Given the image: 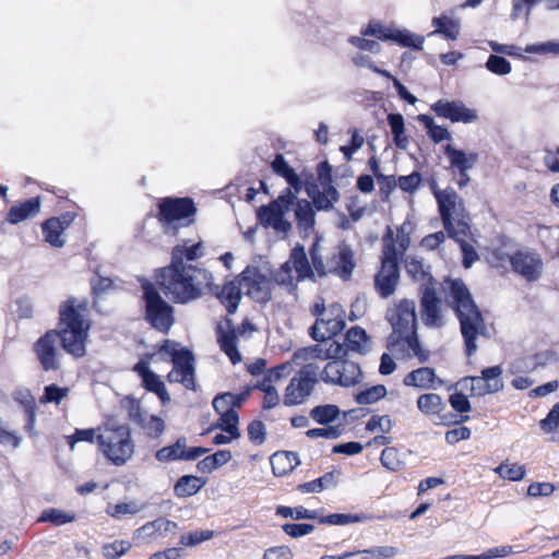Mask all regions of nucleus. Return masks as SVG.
<instances>
[{
    "instance_id": "obj_64",
    "label": "nucleus",
    "mask_w": 559,
    "mask_h": 559,
    "mask_svg": "<svg viewBox=\"0 0 559 559\" xmlns=\"http://www.w3.org/2000/svg\"><path fill=\"white\" fill-rule=\"evenodd\" d=\"M420 182L421 175L418 171H414L411 175L399 177L396 185L402 191L414 193L417 191Z\"/></svg>"
},
{
    "instance_id": "obj_14",
    "label": "nucleus",
    "mask_w": 559,
    "mask_h": 559,
    "mask_svg": "<svg viewBox=\"0 0 559 559\" xmlns=\"http://www.w3.org/2000/svg\"><path fill=\"white\" fill-rule=\"evenodd\" d=\"M345 311L340 305H331L326 313L321 318H317L316 323L311 326V336L323 342L344 330L346 326Z\"/></svg>"
},
{
    "instance_id": "obj_3",
    "label": "nucleus",
    "mask_w": 559,
    "mask_h": 559,
    "mask_svg": "<svg viewBox=\"0 0 559 559\" xmlns=\"http://www.w3.org/2000/svg\"><path fill=\"white\" fill-rule=\"evenodd\" d=\"M447 301L460 321L466 355L471 357L478 348L477 337L486 335L487 328L484 318L462 280L448 282Z\"/></svg>"
},
{
    "instance_id": "obj_63",
    "label": "nucleus",
    "mask_w": 559,
    "mask_h": 559,
    "mask_svg": "<svg viewBox=\"0 0 559 559\" xmlns=\"http://www.w3.org/2000/svg\"><path fill=\"white\" fill-rule=\"evenodd\" d=\"M466 237L467 236H459V238L457 237H451V238L460 243V247H461V250L463 253V265L466 269H468L478 259V254H477L475 248L473 247V245H471L466 241V239H465Z\"/></svg>"
},
{
    "instance_id": "obj_6",
    "label": "nucleus",
    "mask_w": 559,
    "mask_h": 559,
    "mask_svg": "<svg viewBox=\"0 0 559 559\" xmlns=\"http://www.w3.org/2000/svg\"><path fill=\"white\" fill-rule=\"evenodd\" d=\"M98 448L111 464H127L132 459L135 448L130 428L126 425L105 427L98 435Z\"/></svg>"
},
{
    "instance_id": "obj_22",
    "label": "nucleus",
    "mask_w": 559,
    "mask_h": 559,
    "mask_svg": "<svg viewBox=\"0 0 559 559\" xmlns=\"http://www.w3.org/2000/svg\"><path fill=\"white\" fill-rule=\"evenodd\" d=\"M431 110L438 117L449 119L452 122L471 123L478 119L477 111L467 108L461 100L439 99L431 106Z\"/></svg>"
},
{
    "instance_id": "obj_52",
    "label": "nucleus",
    "mask_w": 559,
    "mask_h": 559,
    "mask_svg": "<svg viewBox=\"0 0 559 559\" xmlns=\"http://www.w3.org/2000/svg\"><path fill=\"white\" fill-rule=\"evenodd\" d=\"M276 514L282 518H290L293 520H310L317 519L318 512L316 510H308L301 506L290 508L285 506H280L276 509Z\"/></svg>"
},
{
    "instance_id": "obj_49",
    "label": "nucleus",
    "mask_w": 559,
    "mask_h": 559,
    "mask_svg": "<svg viewBox=\"0 0 559 559\" xmlns=\"http://www.w3.org/2000/svg\"><path fill=\"white\" fill-rule=\"evenodd\" d=\"M142 382L144 388L151 392H154L160 399L163 404H166L170 401V396L166 390L165 383L155 372L146 376Z\"/></svg>"
},
{
    "instance_id": "obj_25",
    "label": "nucleus",
    "mask_w": 559,
    "mask_h": 559,
    "mask_svg": "<svg viewBox=\"0 0 559 559\" xmlns=\"http://www.w3.org/2000/svg\"><path fill=\"white\" fill-rule=\"evenodd\" d=\"M443 153L449 160L450 173L469 171L479 160L478 153L457 148L452 143L444 145Z\"/></svg>"
},
{
    "instance_id": "obj_9",
    "label": "nucleus",
    "mask_w": 559,
    "mask_h": 559,
    "mask_svg": "<svg viewBox=\"0 0 559 559\" xmlns=\"http://www.w3.org/2000/svg\"><path fill=\"white\" fill-rule=\"evenodd\" d=\"M146 319L160 332H168L174 324L173 308L160 297L155 286L148 282L142 285Z\"/></svg>"
},
{
    "instance_id": "obj_11",
    "label": "nucleus",
    "mask_w": 559,
    "mask_h": 559,
    "mask_svg": "<svg viewBox=\"0 0 559 559\" xmlns=\"http://www.w3.org/2000/svg\"><path fill=\"white\" fill-rule=\"evenodd\" d=\"M331 166L328 162L318 165V183L306 182V192L318 210H329L338 198L336 189L331 185Z\"/></svg>"
},
{
    "instance_id": "obj_7",
    "label": "nucleus",
    "mask_w": 559,
    "mask_h": 559,
    "mask_svg": "<svg viewBox=\"0 0 559 559\" xmlns=\"http://www.w3.org/2000/svg\"><path fill=\"white\" fill-rule=\"evenodd\" d=\"M311 275L312 270L305 248L297 246L292 250L289 260L273 273L272 280L275 284L292 293L296 289L298 282Z\"/></svg>"
},
{
    "instance_id": "obj_29",
    "label": "nucleus",
    "mask_w": 559,
    "mask_h": 559,
    "mask_svg": "<svg viewBox=\"0 0 559 559\" xmlns=\"http://www.w3.org/2000/svg\"><path fill=\"white\" fill-rule=\"evenodd\" d=\"M129 415L131 420L138 424L151 437L159 436L165 429V423L162 418L142 412L139 406L132 407Z\"/></svg>"
},
{
    "instance_id": "obj_55",
    "label": "nucleus",
    "mask_w": 559,
    "mask_h": 559,
    "mask_svg": "<svg viewBox=\"0 0 559 559\" xmlns=\"http://www.w3.org/2000/svg\"><path fill=\"white\" fill-rule=\"evenodd\" d=\"M131 548L128 540H115L102 547V555L105 559H118Z\"/></svg>"
},
{
    "instance_id": "obj_13",
    "label": "nucleus",
    "mask_w": 559,
    "mask_h": 559,
    "mask_svg": "<svg viewBox=\"0 0 559 559\" xmlns=\"http://www.w3.org/2000/svg\"><path fill=\"white\" fill-rule=\"evenodd\" d=\"M320 245L314 242L310 255L312 260L313 267L319 273V275H325L326 273H336L342 276L344 280H347L349 276V249L346 243H343L338 247L337 253L333 254L331 259L328 260L326 263L323 262L322 257L319 253Z\"/></svg>"
},
{
    "instance_id": "obj_44",
    "label": "nucleus",
    "mask_w": 559,
    "mask_h": 559,
    "mask_svg": "<svg viewBox=\"0 0 559 559\" xmlns=\"http://www.w3.org/2000/svg\"><path fill=\"white\" fill-rule=\"evenodd\" d=\"M399 552L400 550L393 546H378L364 551H352V557H358V559H391Z\"/></svg>"
},
{
    "instance_id": "obj_51",
    "label": "nucleus",
    "mask_w": 559,
    "mask_h": 559,
    "mask_svg": "<svg viewBox=\"0 0 559 559\" xmlns=\"http://www.w3.org/2000/svg\"><path fill=\"white\" fill-rule=\"evenodd\" d=\"M390 40H393L403 47H411L414 49H421L424 44L423 37L412 34L408 31H400L395 28L392 31V37H390Z\"/></svg>"
},
{
    "instance_id": "obj_16",
    "label": "nucleus",
    "mask_w": 559,
    "mask_h": 559,
    "mask_svg": "<svg viewBox=\"0 0 559 559\" xmlns=\"http://www.w3.org/2000/svg\"><path fill=\"white\" fill-rule=\"evenodd\" d=\"M393 249H388L386 255H382L381 270L374 278V286L382 298L394 294L400 281L399 260L394 258Z\"/></svg>"
},
{
    "instance_id": "obj_4",
    "label": "nucleus",
    "mask_w": 559,
    "mask_h": 559,
    "mask_svg": "<svg viewBox=\"0 0 559 559\" xmlns=\"http://www.w3.org/2000/svg\"><path fill=\"white\" fill-rule=\"evenodd\" d=\"M431 190L448 236L457 238L468 236L471 226L464 200L451 187L439 189L437 185H432Z\"/></svg>"
},
{
    "instance_id": "obj_5",
    "label": "nucleus",
    "mask_w": 559,
    "mask_h": 559,
    "mask_svg": "<svg viewBox=\"0 0 559 559\" xmlns=\"http://www.w3.org/2000/svg\"><path fill=\"white\" fill-rule=\"evenodd\" d=\"M157 355L160 360L173 362V370L167 374L168 382L181 383L188 390L195 389V365L191 350L175 341L166 340Z\"/></svg>"
},
{
    "instance_id": "obj_41",
    "label": "nucleus",
    "mask_w": 559,
    "mask_h": 559,
    "mask_svg": "<svg viewBox=\"0 0 559 559\" xmlns=\"http://www.w3.org/2000/svg\"><path fill=\"white\" fill-rule=\"evenodd\" d=\"M63 230L64 226L58 218L47 219L43 224L45 240L53 247H62L64 245V240L62 239Z\"/></svg>"
},
{
    "instance_id": "obj_27",
    "label": "nucleus",
    "mask_w": 559,
    "mask_h": 559,
    "mask_svg": "<svg viewBox=\"0 0 559 559\" xmlns=\"http://www.w3.org/2000/svg\"><path fill=\"white\" fill-rule=\"evenodd\" d=\"M216 336L221 349L228 356L230 361L234 365L239 362L241 355L237 349V335L230 319H225L217 324Z\"/></svg>"
},
{
    "instance_id": "obj_18",
    "label": "nucleus",
    "mask_w": 559,
    "mask_h": 559,
    "mask_svg": "<svg viewBox=\"0 0 559 559\" xmlns=\"http://www.w3.org/2000/svg\"><path fill=\"white\" fill-rule=\"evenodd\" d=\"M392 333L416 334V305L413 300L404 299L389 313Z\"/></svg>"
},
{
    "instance_id": "obj_8",
    "label": "nucleus",
    "mask_w": 559,
    "mask_h": 559,
    "mask_svg": "<svg viewBox=\"0 0 559 559\" xmlns=\"http://www.w3.org/2000/svg\"><path fill=\"white\" fill-rule=\"evenodd\" d=\"M297 192L287 188L282 194L266 206L259 211V218L263 226L271 227L277 233L286 234L292 229V223L287 215L294 210Z\"/></svg>"
},
{
    "instance_id": "obj_45",
    "label": "nucleus",
    "mask_w": 559,
    "mask_h": 559,
    "mask_svg": "<svg viewBox=\"0 0 559 559\" xmlns=\"http://www.w3.org/2000/svg\"><path fill=\"white\" fill-rule=\"evenodd\" d=\"M75 520V514L71 511H62L55 508L46 509L39 516V522H49L56 526L71 523Z\"/></svg>"
},
{
    "instance_id": "obj_46",
    "label": "nucleus",
    "mask_w": 559,
    "mask_h": 559,
    "mask_svg": "<svg viewBox=\"0 0 559 559\" xmlns=\"http://www.w3.org/2000/svg\"><path fill=\"white\" fill-rule=\"evenodd\" d=\"M340 413V408L336 405L326 404L312 408L310 417L320 425H328L334 421Z\"/></svg>"
},
{
    "instance_id": "obj_30",
    "label": "nucleus",
    "mask_w": 559,
    "mask_h": 559,
    "mask_svg": "<svg viewBox=\"0 0 559 559\" xmlns=\"http://www.w3.org/2000/svg\"><path fill=\"white\" fill-rule=\"evenodd\" d=\"M407 274L416 282L420 283V290L426 286H436L437 282L430 273V266L423 260L415 257H407L405 260Z\"/></svg>"
},
{
    "instance_id": "obj_59",
    "label": "nucleus",
    "mask_w": 559,
    "mask_h": 559,
    "mask_svg": "<svg viewBox=\"0 0 559 559\" xmlns=\"http://www.w3.org/2000/svg\"><path fill=\"white\" fill-rule=\"evenodd\" d=\"M386 394V389L384 385H374L372 388L367 389L356 395V402L358 404H373L384 397Z\"/></svg>"
},
{
    "instance_id": "obj_34",
    "label": "nucleus",
    "mask_w": 559,
    "mask_h": 559,
    "mask_svg": "<svg viewBox=\"0 0 559 559\" xmlns=\"http://www.w3.org/2000/svg\"><path fill=\"white\" fill-rule=\"evenodd\" d=\"M270 461L276 476H283L292 472L299 464L298 455L293 452H276Z\"/></svg>"
},
{
    "instance_id": "obj_20",
    "label": "nucleus",
    "mask_w": 559,
    "mask_h": 559,
    "mask_svg": "<svg viewBox=\"0 0 559 559\" xmlns=\"http://www.w3.org/2000/svg\"><path fill=\"white\" fill-rule=\"evenodd\" d=\"M512 269L527 281L537 280L543 272L540 255L531 249H521L510 255Z\"/></svg>"
},
{
    "instance_id": "obj_56",
    "label": "nucleus",
    "mask_w": 559,
    "mask_h": 559,
    "mask_svg": "<svg viewBox=\"0 0 559 559\" xmlns=\"http://www.w3.org/2000/svg\"><path fill=\"white\" fill-rule=\"evenodd\" d=\"M219 416L218 427L231 437L238 438L240 436L238 430L239 417L236 409L219 414Z\"/></svg>"
},
{
    "instance_id": "obj_40",
    "label": "nucleus",
    "mask_w": 559,
    "mask_h": 559,
    "mask_svg": "<svg viewBox=\"0 0 559 559\" xmlns=\"http://www.w3.org/2000/svg\"><path fill=\"white\" fill-rule=\"evenodd\" d=\"M486 381L479 377H465L456 382L455 386L460 389V391H466L471 396H485L487 394H492L488 386L486 385Z\"/></svg>"
},
{
    "instance_id": "obj_62",
    "label": "nucleus",
    "mask_w": 559,
    "mask_h": 559,
    "mask_svg": "<svg viewBox=\"0 0 559 559\" xmlns=\"http://www.w3.org/2000/svg\"><path fill=\"white\" fill-rule=\"evenodd\" d=\"M486 68L498 75H506L511 72V63L503 57L490 55L487 62Z\"/></svg>"
},
{
    "instance_id": "obj_31",
    "label": "nucleus",
    "mask_w": 559,
    "mask_h": 559,
    "mask_svg": "<svg viewBox=\"0 0 559 559\" xmlns=\"http://www.w3.org/2000/svg\"><path fill=\"white\" fill-rule=\"evenodd\" d=\"M323 370L322 379L325 382L337 383L343 386L349 385V374L347 373L345 358H330Z\"/></svg>"
},
{
    "instance_id": "obj_43",
    "label": "nucleus",
    "mask_w": 559,
    "mask_h": 559,
    "mask_svg": "<svg viewBox=\"0 0 559 559\" xmlns=\"http://www.w3.org/2000/svg\"><path fill=\"white\" fill-rule=\"evenodd\" d=\"M145 508V503L139 501L120 502L115 506H108L106 512L115 519H122L127 515H134Z\"/></svg>"
},
{
    "instance_id": "obj_61",
    "label": "nucleus",
    "mask_w": 559,
    "mask_h": 559,
    "mask_svg": "<svg viewBox=\"0 0 559 559\" xmlns=\"http://www.w3.org/2000/svg\"><path fill=\"white\" fill-rule=\"evenodd\" d=\"M294 371L293 364L287 361L284 364H281L274 368L269 369L265 372L266 381L272 382L273 385L281 382L283 379L290 376V373Z\"/></svg>"
},
{
    "instance_id": "obj_21",
    "label": "nucleus",
    "mask_w": 559,
    "mask_h": 559,
    "mask_svg": "<svg viewBox=\"0 0 559 559\" xmlns=\"http://www.w3.org/2000/svg\"><path fill=\"white\" fill-rule=\"evenodd\" d=\"M343 338L344 340L342 343L338 341H333L326 349H323L319 345L301 348L294 354V358L302 360L312 358H346L349 354V331L344 334Z\"/></svg>"
},
{
    "instance_id": "obj_58",
    "label": "nucleus",
    "mask_w": 559,
    "mask_h": 559,
    "mask_svg": "<svg viewBox=\"0 0 559 559\" xmlns=\"http://www.w3.org/2000/svg\"><path fill=\"white\" fill-rule=\"evenodd\" d=\"M100 429H76L75 432L68 437V443L70 449L73 451L75 444L81 441H85L88 443H94L96 440L98 441V435Z\"/></svg>"
},
{
    "instance_id": "obj_24",
    "label": "nucleus",
    "mask_w": 559,
    "mask_h": 559,
    "mask_svg": "<svg viewBox=\"0 0 559 559\" xmlns=\"http://www.w3.org/2000/svg\"><path fill=\"white\" fill-rule=\"evenodd\" d=\"M412 229V224L408 221L399 226L395 234L390 227H388V231L383 237V255H386L388 249H393L395 253L394 258L396 260L402 259L405 251L411 246L409 235Z\"/></svg>"
},
{
    "instance_id": "obj_17",
    "label": "nucleus",
    "mask_w": 559,
    "mask_h": 559,
    "mask_svg": "<svg viewBox=\"0 0 559 559\" xmlns=\"http://www.w3.org/2000/svg\"><path fill=\"white\" fill-rule=\"evenodd\" d=\"M241 289L259 302H266L271 298V281L258 267L248 266L239 281Z\"/></svg>"
},
{
    "instance_id": "obj_42",
    "label": "nucleus",
    "mask_w": 559,
    "mask_h": 559,
    "mask_svg": "<svg viewBox=\"0 0 559 559\" xmlns=\"http://www.w3.org/2000/svg\"><path fill=\"white\" fill-rule=\"evenodd\" d=\"M418 120L425 126L428 135L435 143L452 141L451 132L445 127L437 124L431 117L427 115H420Z\"/></svg>"
},
{
    "instance_id": "obj_32",
    "label": "nucleus",
    "mask_w": 559,
    "mask_h": 559,
    "mask_svg": "<svg viewBox=\"0 0 559 559\" xmlns=\"http://www.w3.org/2000/svg\"><path fill=\"white\" fill-rule=\"evenodd\" d=\"M39 199H29L21 204L12 206L8 214V221L11 224H19L20 222H23L29 217L35 216L39 212Z\"/></svg>"
},
{
    "instance_id": "obj_35",
    "label": "nucleus",
    "mask_w": 559,
    "mask_h": 559,
    "mask_svg": "<svg viewBox=\"0 0 559 559\" xmlns=\"http://www.w3.org/2000/svg\"><path fill=\"white\" fill-rule=\"evenodd\" d=\"M241 286L236 284L235 282H229L225 284L219 292L217 293V297L221 302L226 307L229 313H234L241 299Z\"/></svg>"
},
{
    "instance_id": "obj_2",
    "label": "nucleus",
    "mask_w": 559,
    "mask_h": 559,
    "mask_svg": "<svg viewBox=\"0 0 559 559\" xmlns=\"http://www.w3.org/2000/svg\"><path fill=\"white\" fill-rule=\"evenodd\" d=\"M202 255V242L174 247L171 264L162 270L158 283L175 301L186 304L198 299L203 289L212 285L213 275L207 270L185 263Z\"/></svg>"
},
{
    "instance_id": "obj_54",
    "label": "nucleus",
    "mask_w": 559,
    "mask_h": 559,
    "mask_svg": "<svg viewBox=\"0 0 559 559\" xmlns=\"http://www.w3.org/2000/svg\"><path fill=\"white\" fill-rule=\"evenodd\" d=\"M495 471L501 478L513 481L525 476V466L518 463H501Z\"/></svg>"
},
{
    "instance_id": "obj_37",
    "label": "nucleus",
    "mask_w": 559,
    "mask_h": 559,
    "mask_svg": "<svg viewBox=\"0 0 559 559\" xmlns=\"http://www.w3.org/2000/svg\"><path fill=\"white\" fill-rule=\"evenodd\" d=\"M247 393L233 394L223 393L213 400V407L218 414L235 411L246 400Z\"/></svg>"
},
{
    "instance_id": "obj_1",
    "label": "nucleus",
    "mask_w": 559,
    "mask_h": 559,
    "mask_svg": "<svg viewBox=\"0 0 559 559\" xmlns=\"http://www.w3.org/2000/svg\"><path fill=\"white\" fill-rule=\"evenodd\" d=\"M87 313V301L84 299H70L61 305L59 330L46 332L34 344V350L44 370L50 371L60 368L59 341L63 349L74 358H82L86 355L91 328Z\"/></svg>"
},
{
    "instance_id": "obj_50",
    "label": "nucleus",
    "mask_w": 559,
    "mask_h": 559,
    "mask_svg": "<svg viewBox=\"0 0 559 559\" xmlns=\"http://www.w3.org/2000/svg\"><path fill=\"white\" fill-rule=\"evenodd\" d=\"M503 370L501 366H493L489 368H484L481 370V378L486 381V385L490 390L491 393H497L503 389V381L501 379Z\"/></svg>"
},
{
    "instance_id": "obj_36",
    "label": "nucleus",
    "mask_w": 559,
    "mask_h": 559,
    "mask_svg": "<svg viewBox=\"0 0 559 559\" xmlns=\"http://www.w3.org/2000/svg\"><path fill=\"white\" fill-rule=\"evenodd\" d=\"M272 168L274 173L284 177L289 185L290 189H294L297 193H299L302 189V181L296 171L289 167L282 155H277L272 163Z\"/></svg>"
},
{
    "instance_id": "obj_15",
    "label": "nucleus",
    "mask_w": 559,
    "mask_h": 559,
    "mask_svg": "<svg viewBox=\"0 0 559 559\" xmlns=\"http://www.w3.org/2000/svg\"><path fill=\"white\" fill-rule=\"evenodd\" d=\"M388 348L397 359L415 356L419 362L424 364L429 358V352L421 348L417 335L391 333L388 338Z\"/></svg>"
},
{
    "instance_id": "obj_48",
    "label": "nucleus",
    "mask_w": 559,
    "mask_h": 559,
    "mask_svg": "<svg viewBox=\"0 0 559 559\" xmlns=\"http://www.w3.org/2000/svg\"><path fill=\"white\" fill-rule=\"evenodd\" d=\"M432 24L437 27L431 35L440 33L449 39H456L460 33V25L457 22L449 19L448 16L433 17Z\"/></svg>"
},
{
    "instance_id": "obj_53",
    "label": "nucleus",
    "mask_w": 559,
    "mask_h": 559,
    "mask_svg": "<svg viewBox=\"0 0 559 559\" xmlns=\"http://www.w3.org/2000/svg\"><path fill=\"white\" fill-rule=\"evenodd\" d=\"M343 476L340 469H333L332 472L323 475L312 483H306L299 486V489H314L319 485L322 489L335 487L340 485V478Z\"/></svg>"
},
{
    "instance_id": "obj_33",
    "label": "nucleus",
    "mask_w": 559,
    "mask_h": 559,
    "mask_svg": "<svg viewBox=\"0 0 559 559\" xmlns=\"http://www.w3.org/2000/svg\"><path fill=\"white\" fill-rule=\"evenodd\" d=\"M295 218L298 227L308 233L314 226V212L311 203L308 200H296L294 204Z\"/></svg>"
},
{
    "instance_id": "obj_19",
    "label": "nucleus",
    "mask_w": 559,
    "mask_h": 559,
    "mask_svg": "<svg viewBox=\"0 0 559 559\" xmlns=\"http://www.w3.org/2000/svg\"><path fill=\"white\" fill-rule=\"evenodd\" d=\"M420 293V318L424 324L428 328H441L444 319L436 286H426Z\"/></svg>"
},
{
    "instance_id": "obj_10",
    "label": "nucleus",
    "mask_w": 559,
    "mask_h": 559,
    "mask_svg": "<svg viewBox=\"0 0 559 559\" xmlns=\"http://www.w3.org/2000/svg\"><path fill=\"white\" fill-rule=\"evenodd\" d=\"M317 371L318 368L309 364L290 379L284 393L283 403L285 406L301 405L308 400L318 382Z\"/></svg>"
},
{
    "instance_id": "obj_12",
    "label": "nucleus",
    "mask_w": 559,
    "mask_h": 559,
    "mask_svg": "<svg viewBox=\"0 0 559 559\" xmlns=\"http://www.w3.org/2000/svg\"><path fill=\"white\" fill-rule=\"evenodd\" d=\"M194 212L193 202L186 198H168L159 204V218L168 229H173V233H176L179 227L190 224Z\"/></svg>"
},
{
    "instance_id": "obj_47",
    "label": "nucleus",
    "mask_w": 559,
    "mask_h": 559,
    "mask_svg": "<svg viewBox=\"0 0 559 559\" xmlns=\"http://www.w3.org/2000/svg\"><path fill=\"white\" fill-rule=\"evenodd\" d=\"M371 338L360 326H352V352L367 354L371 350Z\"/></svg>"
},
{
    "instance_id": "obj_38",
    "label": "nucleus",
    "mask_w": 559,
    "mask_h": 559,
    "mask_svg": "<svg viewBox=\"0 0 559 559\" xmlns=\"http://www.w3.org/2000/svg\"><path fill=\"white\" fill-rule=\"evenodd\" d=\"M417 407L426 415H439L447 405L439 394L426 393L417 399Z\"/></svg>"
},
{
    "instance_id": "obj_39",
    "label": "nucleus",
    "mask_w": 559,
    "mask_h": 559,
    "mask_svg": "<svg viewBox=\"0 0 559 559\" xmlns=\"http://www.w3.org/2000/svg\"><path fill=\"white\" fill-rule=\"evenodd\" d=\"M388 122L391 128L395 145L401 150H406L409 144V140L405 134L404 117L401 114H390L388 116Z\"/></svg>"
},
{
    "instance_id": "obj_60",
    "label": "nucleus",
    "mask_w": 559,
    "mask_h": 559,
    "mask_svg": "<svg viewBox=\"0 0 559 559\" xmlns=\"http://www.w3.org/2000/svg\"><path fill=\"white\" fill-rule=\"evenodd\" d=\"M392 27L385 26L379 21H370L367 28L361 32L364 36H374L381 40H390Z\"/></svg>"
},
{
    "instance_id": "obj_23",
    "label": "nucleus",
    "mask_w": 559,
    "mask_h": 559,
    "mask_svg": "<svg viewBox=\"0 0 559 559\" xmlns=\"http://www.w3.org/2000/svg\"><path fill=\"white\" fill-rule=\"evenodd\" d=\"M206 452L202 447L188 448L186 438H179L174 444L159 449L155 456L159 462L194 461Z\"/></svg>"
},
{
    "instance_id": "obj_26",
    "label": "nucleus",
    "mask_w": 559,
    "mask_h": 559,
    "mask_svg": "<svg viewBox=\"0 0 559 559\" xmlns=\"http://www.w3.org/2000/svg\"><path fill=\"white\" fill-rule=\"evenodd\" d=\"M178 530V524L165 518H158L154 521L147 522L134 532L133 539L138 542H147L156 538L167 537L169 534H175Z\"/></svg>"
},
{
    "instance_id": "obj_28",
    "label": "nucleus",
    "mask_w": 559,
    "mask_h": 559,
    "mask_svg": "<svg viewBox=\"0 0 559 559\" xmlns=\"http://www.w3.org/2000/svg\"><path fill=\"white\" fill-rule=\"evenodd\" d=\"M436 382L439 385L442 381L437 378L436 371L429 367H420L407 373L403 380V383L407 386H415L418 389H436Z\"/></svg>"
},
{
    "instance_id": "obj_57",
    "label": "nucleus",
    "mask_w": 559,
    "mask_h": 559,
    "mask_svg": "<svg viewBox=\"0 0 559 559\" xmlns=\"http://www.w3.org/2000/svg\"><path fill=\"white\" fill-rule=\"evenodd\" d=\"M213 531L197 530L193 532L182 534L180 536V545L183 547H193L202 544L203 542L210 540L211 538H213Z\"/></svg>"
}]
</instances>
